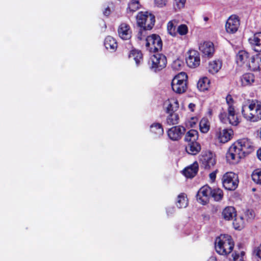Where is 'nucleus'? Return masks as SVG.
Segmentation results:
<instances>
[{
  "label": "nucleus",
  "instance_id": "obj_1",
  "mask_svg": "<svg viewBox=\"0 0 261 261\" xmlns=\"http://www.w3.org/2000/svg\"><path fill=\"white\" fill-rule=\"evenodd\" d=\"M242 114L245 119L251 122L261 120V102L256 100H248L242 107Z\"/></svg>",
  "mask_w": 261,
  "mask_h": 261
},
{
  "label": "nucleus",
  "instance_id": "obj_2",
  "mask_svg": "<svg viewBox=\"0 0 261 261\" xmlns=\"http://www.w3.org/2000/svg\"><path fill=\"white\" fill-rule=\"evenodd\" d=\"M226 101L228 105L227 113L222 109L219 115V119L224 124L229 123L232 125L237 126L240 121L233 106V100L231 96L227 95Z\"/></svg>",
  "mask_w": 261,
  "mask_h": 261
},
{
  "label": "nucleus",
  "instance_id": "obj_3",
  "mask_svg": "<svg viewBox=\"0 0 261 261\" xmlns=\"http://www.w3.org/2000/svg\"><path fill=\"white\" fill-rule=\"evenodd\" d=\"M233 247V241L231 237L228 234H221L216 240L215 249L220 255H226L229 254Z\"/></svg>",
  "mask_w": 261,
  "mask_h": 261
},
{
  "label": "nucleus",
  "instance_id": "obj_4",
  "mask_svg": "<svg viewBox=\"0 0 261 261\" xmlns=\"http://www.w3.org/2000/svg\"><path fill=\"white\" fill-rule=\"evenodd\" d=\"M188 75L184 72H181L176 75L172 80L171 88L177 94H182L187 89Z\"/></svg>",
  "mask_w": 261,
  "mask_h": 261
},
{
  "label": "nucleus",
  "instance_id": "obj_5",
  "mask_svg": "<svg viewBox=\"0 0 261 261\" xmlns=\"http://www.w3.org/2000/svg\"><path fill=\"white\" fill-rule=\"evenodd\" d=\"M136 18L138 25L144 30H150L154 24V16L148 12H139Z\"/></svg>",
  "mask_w": 261,
  "mask_h": 261
},
{
  "label": "nucleus",
  "instance_id": "obj_6",
  "mask_svg": "<svg viewBox=\"0 0 261 261\" xmlns=\"http://www.w3.org/2000/svg\"><path fill=\"white\" fill-rule=\"evenodd\" d=\"M166 64V57L161 54H156L151 56L149 61L150 68L154 72L161 70L165 67Z\"/></svg>",
  "mask_w": 261,
  "mask_h": 261
},
{
  "label": "nucleus",
  "instance_id": "obj_7",
  "mask_svg": "<svg viewBox=\"0 0 261 261\" xmlns=\"http://www.w3.org/2000/svg\"><path fill=\"white\" fill-rule=\"evenodd\" d=\"M222 183L223 187L226 190H234L238 186V175L232 172H227L223 176Z\"/></svg>",
  "mask_w": 261,
  "mask_h": 261
},
{
  "label": "nucleus",
  "instance_id": "obj_8",
  "mask_svg": "<svg viewBox=\"0 0 261 261\" xmlns=\"http://www.w3.org/2000/svg\"><path fill=\"white\" fill-rule=\"evenodd\" d=\"M236 146L240 150L244 157L251 152L254 149L253 142L247 138H243L238 140L234 143Z\"/></svg>",
  "mask_w": 261,
  "mask_h": 261
},
{
  "label": "nucleus",
  "instance_id": "obj_9",
  "mask_svg": "<svg viewBox=\"0 0 261 261\" xmlns=\"http://www.w3.org/2000/svg\"><path fill=\"white\" fill-rule=\"evenodd\" d=\"M146 47L150 52H156L162 48V41L160 37L156 34L148 36L146 39Z\"/></svg>",
  "mask_w": 261,
  "mask_h": 261
},
{
  "label": "nucleus",
  "instance_id": "obj_10",
  "mask_svg": "<svg viewBox=\"0 0 261 261\" xmlns=\"http://www.w3.org/2000/svg\"><path fill=\"white\" fill-rule=\"evenodd\" d=\"M226 159L230 164H236L244 157L234 143L229 147L226 153Z\"/></svg>",
  "mask_w": 261,
  "mask_h": 261
},
{
  "label": "nucleus",
  "instance_id": "obj_11",
  "mask_svg": "<svg viewBox=\"0 0 261 261\" xmlns=\"http://www.w3.org/2000/svg\"><path fill=\"white\" fill-rule=\"evenodd\" d=\"M186 63L190 68H196L200 65V58L199 53L195 50H190L188 52Z\"/></svg>",
  "mask_w": 261,
  "mask_h": 261
},
{
  "label": "nucleus",
  "instance_id": "obj_12",
  "mask_svg": "<svg viewBox=\"0 0 261 261\" xmlns=\"http://www.w3.org/2000/svg\"><path fill=\"white\" fill-rule=\"evenodd\" d=\"M186 132L184 127L177 125L172 127L167 131L168 137L172 141H178L182 137Z\"/></svg>",
  "mask_w": 261,
  "mask_h": 261
},
{
  "label": "nucleus",
  "instance_id": "obj_13",
  "mask_svg": "<svg viewBox=\"0 0 261 261\" xmlns=\"http://www.w3.org/2000/svg\"><path fill=\"white\" fill-rule=\"evenodd\" d=\"M202 166L205 169H210L216 164L215 155L211 152H205L200 158Z\"/></svg>",
  "mask_w": 261,
  "mask_h": 261
},
{
  "label": "nucleus",
  "instance_id": "obj_14",
  "mask_svg": "<svg viewBox=\"0 0 261 261\" xmlns=\"http://www.w3.org/2000/svg\"><path fill=\"white\" fill-rule=\"evenodd\" d=\"M212 188L208 186H204L201 188L197 194V201L202 204H205L211 197Z\"/></svg>",
  "mask_w": 261,
  "mask_h": 261
},
{
  "label": "nucleus",
  "instance_id": "obj_15",
  "mask_svg": "<svg viewBox=\"0 0 261 261\" xmlns=\"http://www.w3.org/2000/svg\"><path fill=\"white\" fill-rule=\"evenodd\" d=\"M240 21L238 17L235 15H231L226 22V31L230 34L235 33L238 31Z\"/></svg>",
  "mask_w": 261,
  "mask_h": 261
},
{
  "label": "nucleus",
  "instance_id": "obj_16",
  "mask_svg": "<svg viewBox=\"0 0 261 261\" xmlns=\"http://www.w3.org/2000/svg\"><path fill=\"white\" fill-rule=\"evenodd\" d=\"M233 134L231 129L219 128L216 132V137L219 141L225 143L229 141Z\"/></svg>",
  "mask_w": 261,
  "mask_h": 261
},
{
  "label": "nucleus",
  "instance_id": "obj_17",
  "mask_svg": "<svg viewBox=\"0 0 261 261\" xmlns=\"http://www.w3.org/2000/svg\"><path fill=\"white\" fill-rule=\"evenodd\" d=\"M199 49L204 56L208 58L212 57L215 51L214 44L210 41L201 43L199 44Z\"/></svg>",
  "mask_w": 261,
  "mask_h": 261
},
{
  "label": "nucleus",
  "instance_id": "obj_18",
  "mask_svg": "<svg viewBox=\"0 0 261 261\" xmlns=\"http://www.w3.org/2000/svg\"><path fill=\"white\" fill-rule=\"evenodd\" d=\"M250 54L245 50H240L236 56V62L240 66L248 67L251 61Z\"/></svg>",
  "mask_w": 261,
  "mask_h": 261
},
{
  "label": "nucleus",
  "instance_id": "obj_19",
  "mask_svg": "<svg viewBox=\"0 0 261 261\" xmlns=\"http://www.w3.org/2000/svg\"><path fill=\"white\" fill-rule=\"evenodd\" d=\"M119 36L123 40H128L132 37V31L129 25L126 23H122L118 28Z\"/></svg>",
  "mask_w": 261,
  "mask_h": 261
},
{
  "label": "nucleus",
  "instance_id": "obj_20",
  "mask_svg": "<svg viewBox=\"0 0 261 261\" xmlns=\"http://www.w3.org/2000/svg\"><path fill=\"white\" fill-rule=\"evenodd\" d=\"M248 41L254 51H261V32L254 34L248 39Z\"/></svg>",
  "mask_w": 261,
  "mask_h": 261
},
{
  "label": "nucleus",
  "instance_id": "obj_21",
  "mask_svg": "<svg viewBox=\"0 0 261 261\" xmlns=\"http://www.w3.org/2000/svg\"><path fill=\"white\" fill-rule=\"evenodd\" d=\"M166 113H175L178 109L179 104L178 100L174 98L168 99L165 102Z\"/></svg>",
  "mask_w": 261,
  "mask_h": 261
},
{
  "label": "nucleus",
  "instance_id": "obj_22",
  "mask_svg": "<svg viewBox=\"0 0 261 261\" xmlns=\"http://www.w3.org/2000/svg\"><path fill=\"white\" fill-rule=\"evenodd\" d=\"M250 59L248 68L253 71L261 70V54L251 56Z\"/></svg>",
  "mask_w": 261,
  "mask_h": 261
},
{
  "label": "nucleus",
  "instance_id": "obj_23",
  "mask_svg": "<svg viewBox=\"0 0 261 261\" xmlns=\"http://www.w3.org/2000/svg\"><path fill=\"white\" fill-rule=\"evenodd\" d=\"M198 170V164L197 162H194L190 167H188L184 170V174L188 178H192L197 174Z\"/></svg>",
  "mask_w": 261,
  "mask_h": 261
},
{
  "label": "nucleus",
  "instance_id": "obj_24",
  "mask_svg": "<svg viewBox=\"0 0 261 261\" xmlns=\"http://www.w3.org/2000/svg\"><path fill=\"white\" fill-rule=\"evenodd\" d=\"M104 45L106 48L111 52L115 51L117 48L116 40L111 36H108L106 38Z\"/></svg>",
  "mask_w": 261,
  "mask_h": 261
},
{
  "label": "nucleus",
  "instance_id": "obj_25",
  "mask_svg": "<svg viewBox=\"0 0 261 261\" xmlns=\"http://www.w3.org/2000/svg\"><path fill=\"white\" fill-rule=\"evenodd\" d=\"M241 81L242 86H248L252 85L255 82V77L253 73H247L244 74L241 77Z\"/></svg>",
  "mask_w": 261,
  "mask_h": 261
},
{
  "label": "nucleus",
  "instance_id": "obj_26",
  "mask_svg": "<svg viewBox=\"0 0 261 261\" xmlns=\"http://www.w3.org/2000/svg\"><path fill=\"white\" fill-rule=\"evenodd\" d=\"M130 59L134 60L137 65H139L143 61V55L141 51L132 49L128 56Z\"/></svg>",
  "mask_w": 261,
  "mask_h": 261
},
{
  "label": "nucleus",
  "instance_id": "obj_27",
  "mask_svg": "<svg viewBox=\"0 0 261 261\" xmlns=\"http://www.w3.org/2000/svg\"><path fill=\"white\" fill-rule=\"evenodd\" d=\"M201 150L200 145L197 142H190L186 147L187 152L190 154L195 155Z\"/></svg>",
  "mask_w": 261,
  "mask_h": 261
},
{
  "label": "nucleus",
  "instance_id": "obj_28",
  "mask_svg": "<svg viewBox=\"0 0 261 261\" xmlns=\"http://www.w3.org/2000/svg\"><path fill=\"white\" fill-rule=\"evenodd\" d=\"M222 216L226 220H230L236 216V211L232 206L225 207L222 212Z\"/></svg>",
  "mask_w": 261,
  "mask_h": 261
},
{
  "label": "nucleus",
  "instance_id": "obj_29",
  "mask_svg": "<svg viewBox=\"0 0 261 261\" xmlns=\"http://www.w3.org/2000/svg\"><path fill=\"white\" fill-rule=\"evenodd\" d=\"M222 64L221 61L219 60L210 62L208 66V70L209 72L212 74L217 73L221 68Z\"/></svg>",
  "mask_w": 261,
  "mask_h": 261
},
{
  "label": "nucleus",
  "instance_id": "obj_30",
  "mask_svg": "<svg viewBox=\"0 0 261 261\" xmlns=\"http://www.w3.org/2000/svg\"><path fill=\"white\" fill-rule=\"evenodd\" d=\"M150 131L155 137H160L164 134L162 125L160 123H154L150 126Z\"/></svg>",
  "mask_w": 261,
  "mask_h": 261
},
{
  "label": "nucleus",
  "instance_id": "obj_31",
  "mask_svg": "<svg viewBox=\"0 0 261 261\" xmlns=\"http://www.w3.org/2000/svg\"><path fill=\"white\" fill-rule=\"evenodd\" d=\"M167 113L168 114V115L166 118V122L168 124L173 125L179 123V117L176 112Z\"/></svg>",
  "mask_w": 261,
  "mask_h": 261
},
{
  "label": "nucleus",
  "instance_id": "obj_32",
  "mask_svg": "<svg viewBox=\"0 0 261 261\" xmlns=\"http://www.w3.org/2000/svg\"><path fill=\"white\" fill-rule=\"evenodd\" d=\"M198 138V133L195 129H191L186 134L185 140L187 142H194Z\"/></svg>",
  "mask_w": 261,
  "mask_h": 261
},
{
  "label": "nucleus",
  "instance_id": "obj_33",
  "mask_svg": "<svg viewBox=\"0 0 261 261\" xmlns=\"http://www.w3.org/2000/svg\"><path fill=\"white\" fill-rule=\"evenodd\" d=\"M176 205L179 208H185L188 206V199L184 193H180L177 197Z\"/></svg>",
  "mask_w": 261,
  "mask_h": 261
},
{
  "label": "nucleus",
  "instance_id": "obj_34",
  "mask_svg": "<svg viewBox=\"0 0 261 261\" xmlns=\"http://www.w3.org/2000/svg\"><path fill=\"white\" fill-rule=\"evenodd\" d=\"M141 7L139 0H130L127 8V13H133Z\"/></svg>",
  "mask_w": 261,
  "mask_h": 261
},
{
  "label": "nucleus",
  "instance_id": "obj_35",
  "mask_svg": "<svg viewBox=\"0 0 261 261\" xmlns=\"http://www.w3.org/2000/svg\"><path fill=\"white\" fill-rule=\"evenodd\" d=\"M177 21L175 19L170 21L167 24L168 32L172 36H175L177 34Z\"/></svg>",
  "mask_w": 261,
  "mask_h": 261
},
{
  "label": "nucleus",
  "instance_id": "obj_36",
  "mask_svg": "<svg viewBox=\"0 0 261 261\" xmlns=\"http://www.w3.org/2000/svg\"><path fill=\"white\" fill-rule=\"evenodd\" d=\"M210 124L206 118H203L199 122V129L201 133H207L210 130Z\"/></svg>",
  "mask_w": 261,
  "mask_h": 261
},
{
  "label": "nucleus",
  "instance_id": "obj_37",
  "mask_svg": "<svg viewBox=\"0 0 261 261\" xmlns=\"http://www.w3.org/2000/svg\"><path fill=\"white\" fill-rule=\"evenodd\" d=\"M210 81L207 77H203L199 80L197 83V87L200 91H204L208 89Z\"/></svg>",
  "mask_w": 261,
  "mask_h": 261
},
{
  "label": "nucleus",
  "instance_id": "obj_38",
  "mask_svg": "<svg viewBox=\"0 0 261 261\" xmlns=\"http://www.w3.org/2000/svg\"><path fill=\"white\" fill-rule=\"evenodd\" d=\"M223 191L219 188L212 189L211 196L214 198L215 201H220L223 197Z\"/></svg>",
  "mask_w": 261,
  "mask_h": 261
},
{
  "label": "nucleus",
  "instance_id": "obj_39",
  "mask_svg": "<svg viewBox=\"0 0 261 261\" xmlns=\"http://www.w3.org/2000/svg\"><path fill=\"white\" fill-rule=\"evenodd\" d=\"M232 224L236 229L241 230L244 227V220L242 217H237L234 220Z\"/></svg>",
  "mask_w": 261,
  "mask_h": 261
},
{
  "label": "nucleus",
  "instance_id": "obj_40",
  "mask_svg": "<svg viewBox=\"0 0 261 261\" xmlns=\"http://www.w3.org/2000/svg\"><path fill=\"white\" fill-rule=\"evenodd\" d=\"M252 180L257 184H261V169L255 170L252 174Z\"/></svg>",
  "mask_w": 261,
  "mask_h": 261
},
{
  "label": "nucleus",
  "instance_id": "obj_41",
  "mask_svg": "<svg viewBox=\"0 0 261 261\" xmlns=\"http://www.w3.org/2000/svg\"><path fill=\"white\" fill-rule=\"evenodd\" d=\"M245 252L241 251L240 253L234 252L232 254L233 261H244Z\"/></svg>",
  "mask_w": 261,
  "mask_h": 261
},
{
  "label": "nucleus",
  "instance_id": "obj_42",
  "mask_svg": "<svg viewBox=\"0 0 261 261\" xmlns=\"http://www.w3.org/2000/svg\"><path fill=\"white\" fill-rule=\"evenodd\" d=\"M176 32L180 35H185L188 33V28L186 24H181L177 27Z\"/></svg>",
  "mask_w": 261,
  "mask_h": 261
},
{
  "label": "nucleus",
  "instance_id": "obj_43",
  "mask_svg": "<svg viewBox=\"0 0 261 261\" xmlns=\"http://www.w3.org/2000/svg\"><path fill=\"white\" fill-rule=\"evenodd\" d=\"M253 254L257 257L258 261H261V244L254 248Z\"/></svg>",
  "mask_w": 261,
  "mask_h": 261
},
{
  "label": "nucleus",
  "instance_id": "obj_44",
  "mask_svg": "<svg viewBox=\"0 0 261 261\" xmlns=\"http://www.w3.org/2000/svg\"><path fill=\"white\" fill-rule=\"evenodd\" d=\"M168 0H154L155 5L160 8L165 6L167 3Z\"/></svg>",
  "mask_w": 261,
  "mask_h": 261
},
{
  "label": "nucleus",
  "instance_id": "obj_45",
  "mask_svg": "<svg viewBox=\"0 0 261 261\" xmlns=\"http://www.w3.org/2000/svg\"><path fill=\"white\" fill-rule=\"evenodd\" d=\"M186 0H175L176 6L179 9L184 7Z\"/></svg>",
  "mask_w": 261,
  "mask_h": 261
},
{
  "label": "nucleus",
  "instance_id": "obj_46",
  "mask_svg": "<svg viewBox=\"0 0 261 261\" xmlns=\"http://www.w3.org/2000/svg\"><path fill=\"white\" fill-rule=\"evenodd\" d=\"M197 118L195 117H192L191 118L189 123L191 127H194V126L196 125L197 122Z\"/></svg>",
  "mask_w": 261,
  "mask_h": 261
},
{
  "label": "nucleus",
  "instance_id": "obj_47",
  "mask_svg": "<svg viewBox=\"0 0 261 261\" xmlns=\"http://www.w3.org/2000/svg\"><path fill=\"white\" fill-rule=\"evenodd\" d=\"M209 176L211 180L214 181L215 180L216 177V171L210 173Z\"/></svg>",
  "mask_w": 261,
  "mask_h": 261
},
{
  "label": "nucleus",
  "instance_id": "obj_48",
  "mask_svg": "<svg viewBox=\"0 0 261 261\" xmlns=\"http://www.w3.org/2000/svg\"><path fill=\"white\" fill-rule=\"evenodd\" d=\"M110 14V9L109 8H107L103 11V14L106 16H109Z\"/></svg>",
  "mask_w": 261,
  "mask_h": 261
},
{
  "label": "nucleus",
  "instance_id": "obj_49",
  "mask_svg": "<svg viewBox=\"0 0 261 261\" xmlns=\"http://www.w3.org/2000/svg\"><path fill=\"white\" fill-rule=\"evenodd\" d=\"M256 154L258 159L261 161V147L257 150Z\"/></svg>",
  "mask_w": 261,
  "mask_h": 261
},
{
  "label": "nucleus",
  "instance_id": "obj_50",
  "mask_svg": "<svg viewBox=\"0 0 261 261\" xmlns=\"http://www.w3.org/2000/svg\"><path fill=\"white\" fill-rule=\"evenodd\" d=\"M188 107H189V109H190L192 112H193L194 108L195 107V105L193 103H190Z\"/></svg>",
  "mask_w": 261,
  "mask_h": 261
},
{
  "label": "nucleus",
  "instance_id": "obj_51",
  "mask_svg": "<svg viewBox=\"0 0 261 261\" xmlns=\"http://www.w3.org/2000/svg\"><path fill=\"white\" fill-rule=\"evenodd\" d=\"M176 66H180V61H176L174 62L173 64V68H176Z\"/></svg>",
  "mask_w": 261,
  "mask_h": 261
},
{
  "label": "nucleus",
  "instance_id": "obj_52",
  "mask_svg": "<svg viewBox=\"0 0 261 261\" xmlns=\"http://www.w3.org/2000/svg\"><path fill=\"white\" fill-rule=\"evenodd\" d=\"M207 261H217V258L215 256H211Z\"/></svg>",
  "mask_w": 261,
  "mask_h": 261
},
{
  "label": "nucleus",
  "instance_id": "obj_53",
  "mask_svg": "<svg viewBox=\"0 0 261 261\" xmlns=\"http://www.w3.org/2000/svg\"><path fill=\"white\" fill-rule=\"evenodd\" d=\"M167 214H169V213H170V211H169V209H168V210H167Z\"/></svg>",
  "mask_w": 261,
  "mask_h": 261
},
{
  "label": "nucleus",
  "instance_id": "obj_54",
  "mask_svg": "<svg viewBox=\"0 0 261 261\" xmlns=\"http://www.w3.org/2000/svg\"><path fill=\"white\" fill-rule=\"evenodd\" d=\"M209 113H210V115H211V114H212V112H211V111H209Z\"/></svg>",
  "mask_w": 261,
  "mask_h": 261
},
{
  "label": "nucleus",
  "instance_id": "obj_55",
  "mask_svg": "<svg viewBox=\"0 0 261 261\" xmlns=\"http://www.w3.org/2000/svg\"><path fill=\"white\" fill-rule=\"evenodd\" d=\"M204 19L206 20L207 19V18H205Z\"/></svg>",
  "mask_w": 261,
  "mask_h": 261
},
{
  "label": "nucleus",
  "instance_id": "obj_56",
  "mask_svg": "<svg viewBox=\"0 0 261 261\" xmlns=\"http://www.w3.org/2000/svg\"><path fill=\"white\" fill-rule=\"evenodd\" d=\"M171 210H172V211H173V208H171Z\"/></svg>",
  "mask_w": 261,
  "mask_h": 261
}]
</instances>
